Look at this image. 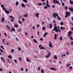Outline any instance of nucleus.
Instances as JSON below:
<instances>
[{
    "mask_svg": "<svg viewBox=\"0 0 73 73\" xmlns=\"http://www.w3.org/2000/svg\"><path fill=\"white\" fill-rule=\"evenodd\" d=\"M39 13H37L36 14L35 16L37 17V18H38L39 17Z\"/></svg>",
    "mask_w": 73,
    "mask_h": 73,
    "instance_id": "nucleus-11",
    "label": "nucleus"
},
{
    "mask_svg": "<svg viewBox=\"0 0 73 73\" xmlns=\"http://www.w3.org/2000/svg\"><path fill=\"white\" fill-rule=\"evenodd\" d=\"M14 27H15V28H17L18 27V25H14Z\"/></svg>",
    "mask_w": 73,
    "mask_h": 73,
    "instance_id": "nucleus-29",
    "label": "nucleus"
},
{
    "mask_svg": "<svg viewBox=\"0 0 73 73\" xmlns=\"http://www.w3.org/2000/svg\"><path fill=\"white\" fill-rule=\"evenodd\" d=\"M70 2L71 4H73V1H72L71 0L70 1Z\"/></svg>",
    "mask_w": 73,
    "mask_h": 73,
    "instance_id": "nucleus-24",
    "label": "nucleus"
},
{
    "mask_svg": "<svg viewBox=\"0 0 73 73\" xmlns=\"http://www.w3.org/2000/svg\"><path fill=\"white\" fill-rule=\"evenodd\" d=\"M2 9H3V10H5V7H4Z\"/></svg>",
    "mask_w": 73,
    "mask_h": 73,
    "instance_id": "nucleus-60",
    "label": "nucleus"
},
{
    "mask_svg": "<svg viewBox=\"0 0 73 73\" xmlns=\"http://www.w3.org/2000/svg\"><path fill=\"white\" fill-rule=\"evenodd\" d=\"M37 33L38 34V36H39V34H40V33H39V32H38V31H37Z\"/></svg>",
    "mask_w": 73,
    "mask_h": 73,
    "instance_id": "nucleus-53",
    "label": "nucleus"
},
{
    "mask_svg": "<svg viewBox=\"0 0 73 73\" xmlns=\"http://www.w3.org/2000/svg\"><path fill=\"white\" fill-rule=\"evenodd\" d=\"M1 6L2 8H3L4 7V5H1Z\"/></svg>",
    "mask_w": 73,
    "mask_h": 73,
    "instance_id": "nucleus-49",
    "label": "nucleus"
},
{
    "mask_svg": "<svg viewBox=\"0 0 73 73\" xmlns=\"http://www.w3.org/2000/svg\"><path fill=\"white\" fill-rule=\"evenodd\" d=\"M4 41H5V39H2L3 42L4 44H5V42H4Z\"/></svg>",
    "mask_w": 73,
    "mask_h": 73,
    "instance_id": "nucleus-28",
    "label": "nucleus"
},
{
    "mask_svg": "<svg viewBox=\"0 0 73 73\" xmlns=\"http://www.w3.org/2000/svg\"><path fill=\"white\" fill-rule=\"evenodd\" d=\"M9 17L10 18H12V19H14V20H15V18H14V17H13V16H9Z\"/></svg>",
    "mask_w": 73,
    "mask_h": 73,
    "instance_id": "nucleus-27",
    "label": "nucleus"
},
{
    "mask_svg": "<svg viewBox=\"0 0 73 73\" xmlns=\"http://www.w3.org/2000/svg\"><path fill=\"white\" fill-rule=\"evenodd\" d=\"M41 49H44L45 50V48L43 46H42L41 48L40 49V50H41Z\"/></svg>",
    "mask_w": 73,
    "mask_h": 73,
    "instance_id": "nucleus-23",
    "label": "nucleus"
},
{
    "mask_svg": "<svg viewBox=\"0 0 73 73\" xmlns=\"http://www.w3.org/2000/svg\"><path fill=\"white\" fill-rule=\"evenodd\" d=\"M51 70H56V69L54 68L53 67H51L50 68Z\"/></svg>",
    "mask_w": 73,
    "mask_h": 73,
    "instance_id": "nucleus-13",
    "label": "nucleus"
},
{
    "mask_svg": "<svg viewBox=\"0 0 73 73\" xmlns=\"http://www.w3.org/2000/svg\"><path fill=\"white\" fill-rule=\"evenodd\" d=\"M26 14H25L24 15V16L25 17H27L28 16V15H29L27 13H26Z\"/></svg>",
    "mask_w": 73,
    "mask_h": 73,
    "instance_id": "nucleus-15",
    "label": "nucleus"
},
{
    "mask_svg": "<svg viewBox=\"0 0 73 73\" xmlns=\"http://www.w3.org/2000/svg\"><path fill=\"white\" fill-rule=\"evenodd\" d=\"M54 17V18H56V17H57L58 16V13H54L53 14Z\"/></svg>",
    "mask_w": 73,
    "mask_h": 73,
    "instance_id": "nucleus-3",
    "label": "nucleus"
},
{
    "mask_svg": "<svg viewBox=\"0 0 73 73\" xmlns=\"http://www.w3.org/2000/svg\"><path fill=\"white\" fill-rule=\"evenodd\" d=\"M7 61L9 63V64H11V63L10 62H9V59H7Z\"/></svg>",
    "mask_w": 73,
    "mask_h": 73,
    "instance_id": "nucleus-51",
    "label": "nucleus"
},
{
    "mask_svg": "<svg viewBox=\"0 0 73 73\" xmlns=\"http://www.w3.org/2000/svg\"><path fill=\"white\" fill-rule=\"evenodd\" d=\"M49 26V28L50 29V28H52V24H50Z\"/></svg>",
    "mask_w": 73,
    "mask_h": 73,
    "instance_id": "nucleus-16",
    "label": "nucleus"
},
{
    "mask_svg": "<svg viewBox=\"0 0 73 73\" xmlns=\"http://www.w3.org/2000/svg\"><path fill=\"white\" fill-rule=\"evenodd\" d=\"M19 60L20 61H21L22 60V58H21V57H19Z\"/></svg>",
    "mask_w": 73,
    "mask_h": 73,
    "instance_id": "nucleus-36",
    "label": "nucleus"
},
{
    "mask_svg": "<svg viewBox=\"0 0 73 73\" xmlns=\"http://www.w3.org/2000/svg\"><path fill=\"white\" fill-rule=\"evenodd\" d=\"M21 5L22 7H25V5H24V4L23 3H22L21 4Z\"/></svg>",
    "mask_w": 73,
    "mask_h": 73,
    "instance_id": "nucleus-22",
    "label": "nucleus"
},
{
    "mask_svg": "<svg viewBox=\"0 0 73 73\" xmlns=\"http://www.w3.org/2000/svg\"><path fill=\"white\" fill-rule=\"evenodd\" d=\"M5 12L6 13H7V14H9V11H7L6 9H5Z\"/></svg>",
    "mask_w": 73,
    "mask_h": 73,
    "instance_id": "nucleus-14",
    "label": "nucleus"
},
{
    "mask_svg": "<svg viewBox=\"0 0 73 73\" xmlns=\"http://www.w3.org/2000/svg\"><path fill=\"white\" fill-rule=\"evenodd\" d=\"M60 40L61 41V40H62V36H60Z\"/></svg>",
    "mask_w": 73,
    "mask_h": 73,
    "instance_id": "nucleus-42",
    "label": "nucleus"
},
{
    "mask_svg": "<svg viewBox=\"0 0 73 73\" xmlns=\"http://www.w3.org/2000/svg\"><path fill=\"white\" fill-rule=\"evenodd\" d=\"M4 21H5V18L4 17H3L1 20V21L4 22Z\"/></svg>",
    "mask_w": 73,
    "mask_h": 73,
    "instance_id": "nucleus-12",
    "label": "nucleus"
},
{
    "mask_svg": "<svg viewBox=\"0 0 73 73\" xmlns=\"http://www.w3.org/2000/svg\"><path fill=\"white\" fill-rule=\"evenodd\" d=\"M54 59H55V60H57V55H54Z\"/></svg>",
    "mask_w": 73,
    "mask_h": 73,
    "instance_id": "nucleus-19",
    "label": "nucleus"
},
{
    "mask_svg": "<svg viewBox=\"0 0 73 73\" xmlns=\"http://www.w3.org/2000/svg\"><path fill=\"white\" fill-rule=\"evenodd\" d=\"M68 9L70 10L71 12H73V9L72 7H69Z\"/></svg>",
    "mask_w": 73,
    "mask_h": 73,
    "instance_id": "nucleus-8",
    "label": "nucleus"
},
{
    "mask_svg": "<svg viewBox=\"0 0 73 73\" xmlns=\"http://www.w3.org/2000/svg\"><path fill=\"white\" fill-rule=\"evenodd\" d=\"M48 56H49L50 57V52H48Z\"/></svg>",
    "mask_w": 73,
    "mask_h": 73,
    "instance_id": "nucleus-45",
    "label": "nucleus"
},
{
    "mask_svg": "<svg viewBox=\"0 0 73 73\" xmlns=\"http://www.w3.org/2000/svg\"><path fill=\"white\" fill-rule=\"evenodd\" d=\"M72 32H73L72 31H69L68 32V36L70 37V40H73V37H70V36L72 35H71L72 34Z\"/></svg>",
    "mask_w": 73,
    "mask_h": 73,
    "instance_id": "nucleus-1",
    "label": "nucleus"
},
{
    "mask_svg": "<svg viewBox=\"0 0 73 73\" xmlns=\"http://www.w3.org/2000/svg\"><path fill=\"white\" fill-rule=\"evenodd\" d=\"M57 34H55L54 35V40H56L57 39Z\"/></svg>",
    "mask_w": 73,
    "mask_h": 73,
    "instance_id": "nucleus-9",
    "label": "nucleus"
},
{
    "mask_svg": "<svg viewBox=\"0 0 73 73\" xmlns=\"http://www.w3.org/2000/svg\"><path fill=\"white\" fill-rule=\"evenodd\" d=\"M70 65H71V64H69L67 65V67H69V66Z\"/></svg>",
    "mask_w": 73,
    "mask_h": 73,
    "instance_id": "nucleus-47",
    "label": "nucleus"
},
{
    "mask_svg": "<svg viewBox=\"0 0 73 73\" xmlns=\"http://www.w3.org/2000/svg\"><path fill=\"white\" fill-rule=\"evenodd\" d=\"M23 1L25 2V3H27V0H23Z\"/></svg>",
    "mask_w": 73,
    "mask_h": 73,
    "instance_id": "nucleus-41",
    "label": "nucleus"
},
{
    "mask_svg": "<svg viewBox=\"0 0 73 73\" xmlns=\"http://www.w3.org/2000/svg\"><path fill=\"white\" fill-rule=\"evenodd\" d=\"M26 60L27 62H31V60L28 58H27L26 59Z\"/></svg>",
    "mask_w": 73,
    "mask_h": 73,
    "instance_id": "nucleus-18",
    "label": "nucleus"
},
{
    "mask_svg": "<svg viewBox=\"0 0 73 73\" xmlns=\"http://www.w3.org/2000/svg\"><path fill=\"white\" fill-rule=\"evenodd\" d=\"M72 66H71L69 67V68L70 69H72Z\"/></svg>",
    "mask_w": 73,
    "mask_h": 73,
    "instance_id": "nucleus-54",
    "label": "nucleus"
},
{
    "mask_svg": "<svg viewBox=\"0 0 73 73\" xmlns=\"http://www.w3.org/2000/svg\"><path fill=\"white\" fill-rule=\"evenodd\" d=\"M48 34V33H44V34L43 35V37L44 38H45V36H46Z\"/></svg>",
    "mask_w": 73,
    "mask_h": 73,
    "instance_id": "nucleus-7",
    "label": "nucleus"
},
{
    "mask_svg": "<svg viewBox=\"0 0 73 73\" xmlns=\"http://www.w3.org/2000/svg\"><path fill=\"white\" fill-rule=\"evenodd\" d=\"M44 9H46L47 8H48V7L46 6H45L44 7Z\"/></svg>",
    "mask_w": 73,
    "mask_h": 73,
    "instance_id": "nucleus-50",
    "label": "nucleus"
},
{
    "mask_svg": "<svg viewBox=\"0 0 73 73\" xmlns=\"http://www.w3.org/2000/svg\"><path fill=\"white\" fill-rule=\"evenodd\" d=\"M14 61H15V63L16 64V63H17V60H16V59H14Z\"/></svg>",
    "mask_w": 73,
    "mask_h": 73,
    "instance_id": "nucleus-44",
    "label": "nucleus"
},
{
    "mask_svg": "<svg viewBox=\"0 0 73 73\" xmlns=\"http://www.w3.org/2000/svg\"><path fill=\"white\" fill-rule=\"evenodd\" d=\"M15 52V50H14V49H12L11 50V52L12 53H13V52Z\"/></svg>",
    "mask_w": 73,
    "mask_h": 73,
    "instance_id": "nucleus-33",
    "label": "nucleus"
},
{
    "mask_svg": "<svg viewBox=\"0 0 73 73\" xmlns=\"http://www.w3.org/2000/svg\"><path fill=\"white\" fill-rule=\"evenodd\" d=\"M0 47L2 49H3V50H4V46H0Z\"/></svg>",
    "mask_w": 73,
    "mask_h": 73,
    "instance_id": "nucleus-26",
    "label": "nucleus"
},
{
    "mask_svg": "<svg viewBox=\"0 0 73 73\" xmlns=\"http://www.w3.org/2000/svg\"><path fill=\"white\" fill-rule=\"evenodd\" d=\"M18 4H19V3L17 1L16 2V4H15V5H16V6H17V5H18Z\"/></svg>",
    "mask_w": 73,
    "mask_h": 73,
    "instance_id": "nucleus-17",
    "label": "nucleus"
},
{
    "mask_svg": "<svg viewBox=\"0 0 73 73\" xmlns=\"http://www.w3.org/2000/svg\"><path fill=\"white\" fill-rule=\"evenodd\" d=\"M60 29L61 30H62H62H64V29H65V28L62 26H61L60 27Z\"/></svg>",
    "mask_w": 73,
    "mask_h": 73,
    "instance_id": "nucleus-10",
    "label": "nucleus"
},
{
    "mask_svg": "<svg viewBox=\"0 0 73 73\" xmlns=\"http://www.w3.org/2000/svg\"><path fill=\"white\" fill-rule=\"evenodd\" d=\"M71 13H70L69 12H66V15H68V16H70V15Z\"/></svg>",
    "mask_w": 73,
    "mask_h": 73,
    "instance_id": "nucleus-5",
    "label": "nucleus"
},
{
    "mask_svg": "<svg viewBox=\"0 0 73 73\" xmlns=\"http://www.w3.org/2000/svg\"><path fill=\"white\" fill-rule=\"evenodd\" d=\"M38 5H39V6H41L42 5V3H39L38 4Z\"/></svg>",
    "mask_w": 73,
    "mask_h": 73,
    "instance_id": "nucleus-35",
    "label": "nucleus"
},
{
    "mask_svg": "<svg viewBox=\"0 0 73 73\" xmlns=\"http://www.w3.org/2000/svg\"><path fill=\"white\" fill-rule=\"evenodd\" d=\"M62 6H65V3H62Z\"/></svg>",
    "mask_w": 73,
    "mask_h": 73,
    "instance_id": "nucleus-46",
    "label": "nucleus"
},
{
    "mask_svg": "<svg viewBox=\"0 0 73 73\" xmlns=\"http://www.w3.org/2000/svg\"><path fill=\"white\" fill-rule=\"evenodd\" d=\"M1 59L2 60V61L4 62H5V61L4 60V59H3V58L2 57H1Z\"/></svg>",
    "mask_w": 73,
    "mask_h": 73,
    "instance_id": "nucleus-32",
    "label": "nucleus"
},
{
    "mask_svg": "<svg viewBox=\"0 0 73 73\" xmlns=\"http://www.w3.org/2000/svg\"><path fill=\"white\" fill-rule=\"evenodd\" d=\"M53 23H55H55H56V21H55V20H54L53 21Z\"/></svg>",
    "mask_w": 73,
    "mask_h": 73,
    "instance_id": "nucleus-62",
    "label": "nucleus"
},
{
    "mask_svg": "<svg viewBox=\"0 0 73 73\" xmlns=\"http://www.w3.org/2000/svg\"><path fill=\"white\" fill-rule=\"evenodd\" d=\"M41 72L42 73H44V70L43 69L42 70H41Z\"/></svg>",
    "mask_w": 73,
    "mask_h": 73,
    "instance_id": "nucleus-37",
    "label": "nucleus"
},
{
    "mask_svg": "<svg viewBox=\"0 0 73 73\" xmlns=\"http://www.w3.org/2000/svg\"><path fill=\"white\" fill-rule=\"evenodd\" d=\"M18 22L19 24H22V22H21V21L20 20H19L18 21Z\"/></svg>",
    "mask_w": 73,
    "mask_h": 73,
    "instance_id": "nucleus-31",
    "label": "nucleus"
},
{
    "mask_svg": "<svg viewBox=\"0 0 73 73\" xmlns=\"http://www.w3.org/2000/svg\"><path fill=\"white\" fill-rule=\"evenodd\" d=\"M40 67H38V70H40Z\"/></svg>",
    "mask_w": 73,
    "mask_h": 73,
    "instance_id": "nucleus-61",
    "label": "nucleus"
},
{
    "mask_svg": "<svg viewBox=\"0 0 73 73\" xmlns=\"http://www.w3.org/2000/svg\"><path fill=\"white\" fill-rule=\"evenodd\" d=\"M8 57L9 58H10V59H11L12 58V56L10 55H9L8 56Z\"/></svg>",
    "mask_w": 73,
    "mask_h": 73,
    "instance_id": "nucleus-39",
    "label": "nucleus"
},
{
    "mask_svg": "<svg viewBox=\"0 0 73 73\" xmlns=\"http://www.w3.org/2000/svg\"><path fill=\"white\" fill-rule=\"evenodd\" d=\"M53 3H54V4H56V3L58 4H59V5H60V3L57 0H54L53 1Z\"/></svg>",
    "mask_w": 73,
    "mask_h": 73,
    "instance_id": "nucleus-2",
    "label": "nucleus"
},
{
    "mask_svg": "<svg viewBox=\"0 0 73 73\" xmlns=\"http://www.w3.org/2000/svg\"><path fill=\"white\" fill-rule=\"evenodd\" d=\"M54 27L53 29V30L54 31H56V30L57 29V26H56V25L55 23H54Z\"/></svg>",
    "mask_w": 73,
    "mask_h": 73,
    "instance_id": "nucleus-4",
    "label": "nucleus"
},
{
    "mask_svg": "<svg viewBox=\"0 0 73 73\" xmlns=\"http://www.w3.org/2000/svg\"><path fill=\"white\" fill-rule=\"evenodd\" d=\"M45 4H46V3H42V4L43 5H45Z\"/></svg>",
    "mask_w": 73,
    "mask_h": 73,
    "instance_id": "nucleus-64",
    "label": "nucleus"
},
{
    "mask_svg": "<svg viewBox=\"0 0 73 73\" xmlns=\"http://www.w3.org/2000/svg\"><path fill=\"white\" fill-rule=\"evenodd\" d=\"M57 19L58 20H61V19L60 17H58L57 18Z\"/></svg>",
    "mask_w": 73,
    "mask_h": 73,
    "instance_id": "nucleus-20",
    "label": "nucleus"
},
{
    "mask_svg": "<svg viewBox=\"0 0 73 73\" xmlns=\"http://www.w3.org/2000/svg\"><path fill=\"white\" fill-rule=\"evenodd\" d=\"M49 46L50 48H52V44H49Z\"/></svg>",
    "mask_w": 73,
    "mask_h": 73,
    "instance_id": "nucleus-25",
    "label": "nucleus"
},
{
    "mask_svg": "<svg viewBox=\"0 0 73 73\" xmlns=\"http://www.w3.org/2000/svg\"><path fill=\"white\" fill-rule=\"evenodd\" d=\"M63 24H64V23H63L61 22H60V25H63Z\"/></svg>",
    "mask_w": 73,
    "mask_h": 73,
    "instance_id": "nucleus-55",
    "label": "nucleus"
},
{
    "mask_svg": "<svg viewBox=\"0 0 73 73\" xmlns=\"http://www.w3.org/2000/svg\"><path fill=\"white\" fill-rule=\"evenodd\" d=\"M33 41H34L35 43H37V41L35 39H33Z\"/></svg>",
    "mask_w": 73,
    "mask_h": 73,
    "instance_id": "nucleus-21",
    "label": "nucleus"
},
{
    "mask_svg": "<svg viewBox=\"0 0 73 73\" xmlns=\"http://www.w3.org/2000/svg\"><path fill=\"white\" fill-rule=\"evenodd\" d=\"M6 27H7V28H8L9 29H10L9 27V26L8 25L6 26Z\"/></svg>",
    "mask_w": 73,
    "mask_h": 73,
    "instance_id": "nucleus-58",
    "label": "nucleus"
},
{
    "mask_svg": "<svg viewBox=\"0 0 73 73\" xmlns=\"http://www.w3.org/2000/svg\"><path fill=\"white\" fill-rule=\"evenodd\" d=\"M25 35H26V36H28V33H27V32H25Z\"/></svg>",
    "mask_w": 73,
    "mask_h": 73,
    "instance_id": "nucleus-43",
    "label": "nucleus"
},
{
    "mask_svg": "<svg viewBox=\"0 0 73 73\" xmlns=\"http://www.w3.org/2000/svg\"><path fill=\"white\" fill-rule=\"evenodd\" d=\"M0 50L1 52H3V53H4V51L3 50L1 49H0Z\"/></svg>",
    "mask_w": 73,
    "mask_h": 73,
    "instance_id": "nucleus-52",
    "label": "nucleus"
},
{
    "mask_svg": "<svg viewBox=\"0 0 73 73\" xmlns=\"http://www.w3.org/2000/svg\"><path fill=\"white\" fill-rule=\"evenodd\" d=\"M55 31L56 32H57V33H58V30L57 29Z\"/></svg>",
    "mask_w": 73,
    "mask_h": 73,
    "instance_id": "nucleus-48",
    "label": "nucleus"
},
{
    "mask_svg": "<svg viewBox=\"0 0 73 73\" xmlns=\"http://www.w3.org/2000/svg\"><path fill=\"white\" fill-rule=\"evenodd\" d=\"M51 31L52 33H54V31H53V30H52Z\"/></svg>",
    "mask_w": 73,
    "mask_h": 73,
    "instance_id": "nucleus-57",
    "label": "nucleus"
},
{
    "mask_svg": "<svg viewBox=\"0 0 73 73\" xmlns=\"http://www.w3.org/2000/svg\"><path fill=\"white\" fill-rule=\"evenodd\" d=\"M21 29H19L17 30V31L20 32V31H21Z\"/></svg>",
    "mask_w": 73,
    "mask_h": 73,
    "instance_id": "nucleus-40",
    "label": "nucleus"
},
{
    "mask_svg": "<svg viewBox=\"0 0 73 73\" xmlns=\"http://www.w3.org/2000/svg\"><path fill=\"white\" fill-rule=\"evenodd\" d=\"M68 16H68V15H65V17H68Z\"/></svg>",
    "mask_w": 73,
    "mask_h": 73,
    "instance_id": "nucleus-63",
    "label": "nucleus"
},
{
    "mask_svg": "<svg viewBox=\"0 0 73 73\" xmlns=\"http://www.w3.org/2000/svg\"><path fill=\"white\" fill-rule=\"evenodd\" d=\"M49 57V56L48 55L45 56V57H46V58H48V57Z\"/></svg>",
    "mask_w": 73,
    "mask_h": 73,
    "instance_id": "nucleus-38",
    "label": "nucleus"
},
{
    "mask_svg": "<svg viewBox=\"0 0 73 73\" xmlns=\"http://www.w3.org/2000/svg\"><path fill=\"white\" fill-rule=\"evenodd\" d=\"M12 31H13V32H15V29L13 27H12V29L11 30V32H12Z\"/></svg>",
    "mask_w": 73,
    "mask_h": 73,
    "instance_id": "nucleus-6",
    "label": "nucleus"
},
{
    "mask_svg": "<svg viewBox=\"0 0 73 73\" xmlns=\"http://www.w3.org/2000/svg\"><path fill=\"white\" fill-rule=\"evenodd\" d=\"M39 27H40V25H39V24H37V27L38 28Z\"/></svg>",
    "mask_w": 73,
    "mask_h": 73,
    "instance_id": "nucleus-56",
    "label": "nucleus"
},
{
    "mask_svg": "<svg viewBox=\"0 0 73 73\" xmlns=\"http://www.w3.org/2000/svg\"><path fill=\"white\" fill-rule=\"evenodd\" d=\"M65 10H68V8L67 6H66L65 7Z\"/></svg>",
    "mask_w": 73,
    "mask_h": 73,
    "instance_id": "nucleus-34",
    "label": "nucleus"
},
{
    "mask_svg": "<svg viewBox=\"0 0 73 73\" xmlns=\"http://www.w3.org/2000/svg\"><path fill=\"white\" fill-rule=\"evenodd\" d=\"M42 29L43 31L45 30V29H46L45 28V27H42Z\"/></svg>",
    "mask_w": 73,
    "mask_h": 73,
    "instance_id": "nucleus-30",
    "label": "nucleus"
},
{
    "mask_svg": "<svg viewBox=\"0 0 73 73\" xmlns=\"http://www.w3.org/2000/svg\"><path fill=\"white\" fill-rule=\"evenodd\" d=\"M6 27H7V28H8L9 29H10L9 27V26L8 25L6 26Z\"/></svg>",
    "mask_w": 73,
    "mask_h": 73,
    "instance_id": "nucleus-59",
    "label": "nucleus"
}]
</instances>
